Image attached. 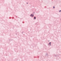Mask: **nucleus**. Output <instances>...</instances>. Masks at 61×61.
Masks as SVG:
<instances>
[{
    "label": "nucleus",
    "mask_w": 61,
    "mask_h": 61,
    "mask_svg": "<svg viewBox=\"0 0 61 61\" xmlns=\"http://www.w3.org/2000/svg\"><path fill=\"white\" fill-rule=\"evenodd\" d=\"M36 17H34V19H36Z\"/></svg>",
    "instance_id": "1"
},
{
    "label": "nucleus",
    "mask_w": 61,
    "mask_h": 61,
    "mask_svg": "<svg viewBox=\"0 0 61 61\" xmlns=\"http://www.w3.org/2000/svg\"><path fill=\"white\" fill-rule=\"evenodd\" d=\"M32 15H30V16H32Z\"/></svg>",
    "instance_id": "2"
},
{
    "label": "nucleus",
    "mask_w": 61,
    "mask_h": 61,
    "mask_svg": "<svg viewBox=\"0 0 61 61\" xmlns=\"http://www.w3.org/2000/svg\"><path fill=\"white\" fill-rule=\"evenodd\" d=\"M53 8H55V7H53Z\"/></svg>",
    "instance_id": "3"
},
{
    "label": "nucleus",
    "mask_w": 61,
    "mask_h": 61,
    "mask_svg": "<svg viewBox=\"0 0 61 61\" xmlns=\"http://www.w3.org/2000/svg\"><path fill=\"white\" fill-rule=\"evenodd\" d=\"M61 11V10H60V11H59V12H60V11Z\"/></svg>",
    "instance_id": "4"
},
{
    "label": "nucleus",
    "mask_w": 61,
    "mask_h": 61,
    "mask_svg": "<svg viewBox=\"0 0 61 61\" xmlns=\"http://www.w3.org/2000/svg\"><path fill=\"white\" fill-rule=\"evenodd\" d=\"M51 42L50 43V44H51Z\"/></svg>",
    "instance_id": "5"
},
{
    "label": "nucleus",
    "mask_w": 61,
    "mask_h": 61,
    "mask_svg": "<svg viewBox=\"0 0 61 61\" xmlns=\"http://www.w3.org/2000/svg\"><path fill=\"white\" fill-rule=\"evenodd\" d=\"M34 16V15H33L32 16Z\"/></svg>",
    "instance_id": "6"
},
{
    "label": "nucleus",
    "mask_w": 61,
    "mask_h": 61,
    "mask_svg": "<svg viewBox=\"0 0 61 61\" xmlns=\"http://www.w3.org/2000/svg\"><path fill=\"white\" fill-rule=\"evenodd\" d=\"M50 45L51 46V45Z\"/></svg>",
    "instance_id": "7"
}]
</instances>
